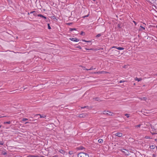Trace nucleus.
I'll list each match as a JSON object with an SVG mask.
<instances>
[{
	"label": "nucleus",
	"instance_id": "obj_46",
	"mask_svg": "<svg viewBox=\"0 0 157 157\" xmlns=\"http://www.w3.org/2000/svg\"><path fill=\"white\" fill-rule=\"evenodd\" d=\"M156 28H157V25H156Z\"/></svg>",
	"mask_w": 157,
	"mask_h": 157
},
{
	"label": "nucleus",
	"instance_id": "obj_44",
	"mask_svg": "<svg viewBox=\"0 0 157 157\" xmlns=\"http://www.w3.org/2000/svg\"><path fill=\"white\" fill-rule=\"evenodd\" d=\"M99 73H102V72H100Z\"/></svg>",
	"mask_w": 157,
	"mask_h": 157
},
{
	"label": "nucleus",
	"instance_id": "obj_34",
	"mask_svg": "<svg viewBox=\"0 0 157 157\" xmlns=\"http://www.w3.org/2000/svg\"><path fill=\"white\" fill-rule=\"evenodd\" d=\"M151 134L152 135H154V134H157V133H154V132H151Z\"/></svg>",
	"mask_w": 157,
	"mask_h": 157
},
{
	"label": "nucleus",
	"instance_id": "obj_29",
	"mask_svg": "<svg viewBox=\"0 0 157 157\" xmlns=\"http://www.w3.org/2000/svg\"><path fill=\"white\" fill-rule=\"evenodd\" d=\"M3 142L2 141H0V145H2L3 144Z\"/></svg>",
	"mask_w": 157,
	"mask_h": 157
},
{
	"label": "nucleus",
	"instance_id": "obj_15",
	"mask_svg": "<svg viewBox=\"0 0 157 157\" xmlns=\"http://www.w3.org/2000/svg\"><path fill=\"white\" fill-rule=\"evenodd\" d=\"M10 123H11V122L10 121H7V122H4V124H10Z\"/></svg>",
	"mask_w": 157,
	"mask_h": 157
},
{
	"label": "nucleus",
	"instance_id": "obj_7",
	"mask_svg": "<svg viewBox=\"0 0 157 157\" xmlns=\"http://www.w3.org/2000/svg\"><path fill=\"white\" fill-rule=\"evenodd\" d=\"M37 16L38 17H39L43 18L44 19H46L47 18L46 17H45L41 14H38L37 15Z\"/></svg>",
	"mask_w": 157,
	"mask_h": 157
},
{
	"label": "nucleus",
	"instance_id": "obj_19",
	"mask_svg": "<svg viewBox=\"0 0 157 157\" xmlns=\"http://www.w3.org/2000/svg\"><path fill=\"white\" fill-rule=\"evenodd\" d=\"M48 29H51V28L50 25L49 24H48Z\"/></svg>",
	"mask_w": 157,
	"mask_h": 157
},
{
	"label": "nucleus",
	"instance_id": "obj_2",
	"mask_svg": "<svg viewBox=\"0 0 157 157\" xmlns=\"http://www.w3.org/2000/svg\"><path fill=\"white\" fill-rule=\"evenodd\" d=\"M107 112H108L109 113H107L106 111H104L103 112V114H106L109 116H113L114 114V113H113L109 111H107Z\"/></svg>",
	"mask_w": 157,
	"mask_h": 157
},
{
	"label": "nucleus",
	"instance_id": "obj_21",
	"mask_svg": "<svg viewBox=\"0 0 157 157\" xmlns=\"http://www.w3.org/2000/svg\"><path fill=\"white\" fill-rule=\"evenodd\" d=\"M28 119L27 118H23L22 119V121H27V120H28Z\"/></svg>",
	"mask_w": 157,
	"mask_h": 157
},
{
	"label": "nucleus",
	"instance_id": "obj_40",
	"mask_svg": "<svg viewBox=\"0 0 157 157\" xmlns=\"http://www.w3.org/2000/svg\"><path fill=\"white\" fill-rule=\"evenodd\" d=\"M81 148H80V149H81V150H82L83 148L82 147H80Z\"/></svg>",
	"mask_w": 157,
	"mask_h": 157
},
{
	"label": "nucleus",
	"instance_id": "obj_12",
	"mask_svg": "<svg viewBox=\"0 0 157 157\" xmlns=\"http://www.w3.org/2000/svg\"><path fill=\"white\" fill-rule=\"evenodd\" d=\"M95 68H93V67H91L90 69H86V70H91L93 69H95Z\"/></svg>",
	"mask_w": 157,
	"mask_h": 157
},
{
	"label": "nucleus",
	"instance_id": "obj_18",
	"mask_svg": "<svg viewBox=\"0 0 157 157\" xmlns=\"http://www.w3.org/2000/svg\"><path fill=\"white\" fill-rule=\"evenodd\" d=\"M125 116L127 118H128L129 117V114H128L126 113L125 114Z\"/></svg>",
	"mask_w": 157,
	"mask_h": 157
},
{
	"label": "nucleus",
	"instance_id": "obj_24",
	"mask_svg": "<svg viewBox=\"0 0 157 157\" xmlns=\"http://www.w3.org/2000/svg\"><path fill=\"white\" fill-rule=\"evenodd\" d=\"M29 157H38V156L36 155H29Z\"/></svg>",
	"mask_w": 157,
	"mask_h": 157
},
{
	"label": "nucleus",
	"instance_id": "obj_36",
	"mask_svg": "<svg viewBox=\"0 0 157 157\" xmlns=\"http://www.w3.org/2000/svg\"><path fill=\"white\" fill-rule=\"evenodd\" d=\"M88 15H85L83 17L85 18V17H87L88 16Z\"/></svg>",
	"mask_w": 157,
	"mask_h": 157
},
{
	"label": "nucleus",
	"instance_id": "obj_9",
	"mask_svg": "<svg viewBox=\"0 0 157 157\" xmlns=\"http://www.w3.org/2000/svg\"><path fill=\"white\" fill-rule=\"evenodd\" d=\"M124 151H126L128 152V150H126V149H122L121 150V151L123 153H124L126 155H127V152H125Z\"/></svg>",
	"mask_w": 157,
	"mask_h": 157
},
{
	"label": "nucleus",
	"instance_id": "obj_45",
	"mask_svg": "<svg viewBox=\"0 0 157 157\" xmlns=\"http://www.w3.org/2000/svg\"><path fill=\"white\" fill-rule=\"evenodd\" d=\"M2 125H0V128L1 127Z\"/></svg>",
	"mask_w": 157,
	"mask_h": 157
},
{
	"label": "nucleus",
	"instance_id": "obj_6",
	"mask_svg": "<svg viewBox=\"0 0 157 157\" xmlns=\"http://www.w3.org/2000/svg\"><path fill=\"white\" fill-rule=\"evenodd\" d=\"M40 116V118H44L46 117V116L44 115H40V114H36L35 115L34 117H36V116Z\"/></svg>",
	"mask_w": 157,
	"mask_h": 157
},
{
	"label": "nucleus",
	"instance_id": "obj_42",
	"mask_svg": "<svg viewBox=\"0 0 157 157\" xmlns=\"http://www.w3.org/2000/svg\"><path fill=\"white\" fill-rule=\"evenodd\" d=\"M82 41H84L86 42H87V41H86V40H82Z\"/></svg>",
	"mask_w": 157,
	"mask_h": 157
},
{
	"label": "nucleus",
	"instance_id": "obj_23",
	"mask_svg": "<svg viewBox=\"0 0 157 157\" xmlns=\"http://www.w3.org/2000/svg\"><path fill=\"white\" fill-rule=\"evenodd\" d=\"M101 35V34H100V33L98 34L97 35H96V37H99Z\"/></svg>",
	"mask_w": 157,
	"mask_h": 157
},
{
	"label": "nucleus",
	"instance_id": "obj_4",
	"mask_svg": "<svg viewBox=\"0 0 157 157\" xmlns=\"http://www.w3.org/2000/svg\"><path fill=\"white\" fill-rule=\"evenodd\" d=\"M112 48H116L119 50H123L124 49V48L122 47H117L116 46H113Z\"/></svg>",
	"mask_w": 157,
	"mask_h": 157
},
{
	"label": "nucleus",
	"instance_id": "obj_16",
	"mask_svg": "<svg viewBox=\"0 0 157 157\" xmlns=\"http://www.w3.org/2000/svg\"><path fill=\"white\" fill-rule=\"evenodd\" d=\"M141 78H135V80H136L138 82L140 81L141 80Z\"/></svg>",
	"mask_w": 157,
	"mask_h": 157
},
{
	"label": "nucleus",
	"instance_id": "obj_11",
	"mask_svg": "<svg viewBox=\"0 0 157 157\" xmlns=\"http://www.w3.org/2000/svg\"><path fill=\"white\" fill-rule=\"evenodd\" d=\"M59 151L60 153H61V154H62L63 155L65 153V151H64L63 150H62V149L59 150Z\"/></svg>",
	"mask_w": 157,
	"mask_h": 157
},
{
	"label": "nucleus",
	"instance_id": "obj_5",
	"mask_svg": "<svg viewBox=\"0 0 157 157\" xmlns=\"http://www.w3.org/2000/svg\"><path fill=\"white\" fill-rule=\"evenodd\" d=\"M116 136L119 137H121L122 136V133L120 132H117L115 134Z\"/></svg>",
	"mask_w": 157,
	"mask_h": 157
},
{
	"label": "nucleus",
	"instance_id": "obj_31",
	"mask_svg": "<svg viewBox=\"0 0 157 157\" xmlns=\"http://www.w3.org/2000/svg\"><path fill=\"white\" fill-rule=\"evenodd\" d=\"M140 27L142 29H143L144 30H145V28L144 27H143V26H140Z\"/></svg>",
	"mask_w": 157,
	"mask_h": 157
},
{
	"label": "nucleus",
	"instance_id": "obj_20",
	"mask_svg": "<svg viewBox=\"0 0 157 157\" xmlns=\"http://www.w3.org/2000/svg\"><path fill=\"white\" fill-rule=\"evenodd\" d=\"M140 99L142 100H145L146 99V98L145 97H143L141 98Z\"/></svg>",
	"mask_w": 157,
	"mask_h": 157
},
{
	"label": "nucleus",
	"instance_id": "obj_14",
	"mask_svg": "<svg viewBox=\"0 0 157 157\" xmlns=\"http://www.w3.org/2000/svg\"><path fill=\"white\" fill-rule=\"evenodd\" d=\"M155 146L154 145H151L150 146V147L151 149H154L155 148Z\"/></svg>",
	"mask_w": 157,
	"mask_h": 157
},
{
	"label": "nucleus",
	"instance_id": "obj_27",
	"mask_svg": "<svg viewBox=\"0 0 157 157\" xmlns=\"http://www.w3.org/2000/svg\"><path fill=\"white\" fill-rule=\"evenodd\" d=\"M84 34H85V33L83 31L81 32V33H80L81 35H83Z\"/></svg>",
	"mask_w": 157,
	"mask_h": 157
},
{
	"label": "nucleus",
	"instance_id": "obj_22",
	"mask_svg": "<svg viewBox=\"0 0 157 157\" xmlns=\"http://www.w3.org/2000/svg\"><path fill=\"white\" fill-rule=\"evenodd\" d=\"M145 138L147 139H151V138H150V136H145Z\"/></svg>",
	"mask_w": 157,
	"mask_h": 157
},
{
	"label": "nucleus",
	"instance_id": "obj_37",
	"mask_svg": "<svg viewBox=\"0 0 157 157\" xmlns=\"http://www.w3.org/2000/svg\"><path fill=\"white\" fill-rule=\"evenodd\" d=\"M85 49L86 50H89V49H88L87 48H85Z\"/></svg>",
	"mask_w": 157,
	"mask_h": 157
},
{
	"label": "nucleus",
	"instance_id": "obj_30",
	"mask_svg": "<svg viewBox=\"0 0 157 157\" xmlns=\"http://www.w3.org/2000/svg\"><path fill=\"white\" fill-rule=\"evenodd\" d=\"M33 15L34 16H36L37 15V13L35 11V13H33Z\"/></svg>",
	"mask_w": 157,
	"mask_h": 157
},
{
	"label": "nucleus",
	"instance_id": "obj_13",
	"mask_svg": "<svg viewBox=\"0 0 157 157\" xmlns=\"http://www.w3.org/2000/svg\"><path fill=\"white\" fill-rule=\"evenodd\" d=\"M98 141L99 143H101L103 142V140L101 139H99Z\"/></svg>",
	"mask_w": 157,
	"mask_h": 157
},
{
	"label": "nucleus",
	"instance_id": "obj_1",
	"mask_svg": "<svg viewBox=\"0 0 157 157\" xmlns=\"http://www.w3.org/2000/svg\"><path fill=\"white\" fill-rule=\"evenodd\" d=\"M78 157H89L88 154L83 152H81L78 155Z\"/></svg>",
	"mask_w": 157,
	"mask_h": 157
},
{
	"label": "nucleus",
	"instance_id": "obj_17",
	"mask_svg": "<svg viewBox=\"0 0 157 157\" xmlns=\"http://www.w3.org/2000/svg\"><path fill=\"white\" fill-rule=\"evenodd\" d=\"M76 29L75 28H71L70 29V31H72L73 30H76Z\"/></svg>",
	"mask_w": 157,
	"mask_h": 157
},
{
	"label": "nucleus",
	"instance_id": "obj_32",
	"mask_svg": "<svg viewBox=\"0 0 157 157\" xmlns=\"http://www.w3.org/2000/svg\"><path fill=\"white\" fill-rule=\"evenodd\" d=\"M124 82V81L121 80V81H119V83H122V82Z\"/></svg>",
	"mask_w": 157,
	"mask_h": 157
},
{
	"label": "nucleus",
	"instance_id": "obj_35",
	"mask_svg": "<svg viewBox=\"0 0 157 157\" xmlns=\"http://www.w3.org/2000/svg\"><path fill=\"white\" fill-rule=\"evenodd\" d=\"M2 153L3 155H5L6 154V153L5 152H3Z\"/></svg>",
	"mask_w": 157,
	"mask_h": 157
},
{
	"label": "nucleus",
	"instance_id": "obj_38",
	"mask_svg": "<svg viewBox=\"0 0 157 157\" xmlns=\"http://www.w3.org/2000/svg\"><path fill=\"white\" fill-rule=\"evenodd\" d=\"M133 22L135 23V25H136V21H133Z\"/></svg>",
	"mask_w": 157,
	"mask_h": 157
},
{
	"label": "nucleus",
	"instance_id": "obj_28",
	"mask_svg": "<svg viewBox=\"0 0 157 157\" xmlns=\"http://www.w3.org/2000/svg\"><path fill=\"white\" fill-rule=\"evenodd\" d=\"M89 50H97V49H95L94 48H91L90 49H89Z\"/></svg>",
	"mask_w": 157,
	"mask_h": 157
},
{
	"label": "nucleus",
	"instance_id": "obj_39",
	"mask_svg": "<svg viewBox=\"0 0 157 157\" xmlns=\"http://www.w3.org/2000/svg\"><path fill=\"white\" fill-rule=\"evenodd\" d=\"M87 42H88V43H89L90 42H90H91V41H87Z\"/></svg>",
	"mask_w": 157,
	"mask_h": 157
},
{
	"label": "nucleus",
	"instance_id": "obj_33",
	"mask_svg": "<svg viewBox=\"0 0 157 157\" xmlns=\"http://www.w3.org/2000/svg\"><path fill=\"white\" fill-rule=\"evenodd\" d=\"M35 13V11H31L30 12V13L32 14V13Z\"/></svg>",
	"mask_w": 157,
	"mask_h": 157
},
{
	"label": "nucleus",
	"instance_id": "obj_41",
	"mask_svg": "<svg viewBox=\"0 0 157 157\" xmlns=\"http://www.w3.org/2000/svg\"><path fill=\"white\" fill-rule=\"evenodd\" d=\"M29 122H26L25 123V124H28V123H29Z\"/></svg>",
	"mask_w": 157,
	"mask_h": 157
},
{
	"label": "nucleus",
	"instance_id": "obj_8",
	"mask_svg": "<svg viewBox=\"0 0 157 157\" xmlns=\"http://www.w3.org/2000/svg\"><path fill=\"white\" fill-rule=\"evenodd\" d=\"M81 109H85V108H86V109H87L88 110H90L91 108H90V107L88 106H84V107H81Z\"/></svg>",
	"mask_w": 157,
	"mask_h": 157
},
{
	"label": "nucleus",
	"instance_id": "obj_10",
	"mask_svg": "<svg viewBox=\"0 0 157 157\" xmlns=\"http://www.w3.org/2000/svg\"><path fill=\"white\" fill-rule=\"evenodd\" d=\"M86 116V114H80L79 115V117H84Z\"/></svg>",
	"mask_w": 157,
	"mask_h": 157
},
{
	"label": "nucleus",
	"instance_id": "obj_3",
	"mask_svg": "<svg viewBox=\"0 0 157 157\" xmlns=\"http://www.w3.org/2000/svg\"><path fill=\"white\" fill-rule=\"evenodd\" d=\"M69 39L71 41H74V42H78L79 41L78 39L76 38H70Z\"/></svg>",
	"mask_w": 157,
	"mask_h": 157
},
{
	"label": "nucleus",
	"instance_id": "obj_43",
	"mask_svg": "<svg viewBox=\"0 0 157 157\" xmlns=\"http://www.w3.org/2000/svg\"><path fill=\"white\" fill-rule=\"evenodd\" d=\"M69 153L70 154H71V152H69Z\"/></svg>",
	"mask_w": 157,
	"mask_h": 157
},
{
	"label": "nucleus",
	"instance_id": "obj_26",
	"mask_svg": "<svg viewBox=\"0 0 157 157\" xmlns=\"http://www.w3.org/2000/svg\"><path fill=\"white\" fill-rule=\"evenodd\" d=\"M94 99L95 100L97 101H99V98H94Z\"/></svg>",
	"mask_w": 157,
	"mask_h": 157
},
{
	"label": "nucleus",
	"instance_id": "obj_25",
	"mask_svg": "<svg viewBox=\"0 0 157 157\" xmlns=\"http://www.w3.org/2000/svg\"><path fill=\"white\" fill-rule=\"evenodd\" d=\"M141 124H140L135 126L136 128H139L140 127Z\"/></svg>",
	"mask_w": 157,
	"mask_h": 157
}]
</instances>
